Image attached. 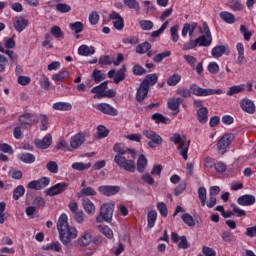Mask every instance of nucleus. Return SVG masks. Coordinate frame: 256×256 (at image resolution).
Listing matches in <instances>:
<instances>
[{"instance_id": "f257e3e1", "label": "nucleus", "mask_w": 256, "mask_h": 256, "mask_svg": "<svg viewBox=\"0 0 256 256\" xmlns=\"http://www.w3.org/2000/svg\"><path fill=\"white\" fill-rule=\"evenodd\" d=\"M57 229L63 245H69L73 239H77V229L69 226L67 214H61L57 222Z\"/></svg>"}, {"instance_id": "f03ea898", "label": "nucleus", "mask_w": 256, "mask_h": 256, "mask_svg": "<svg viewBox=\"0 0 256 256\" xmlns=\"http://www.w3.org/2000/svg\"><path fill=\"white\" fill-rule=\"evenodd\" d=\"M177 95H180V97H183L184 99H189L192 95H196V97H209L211 95H221L223 93V90L221 89H211V88H201L197 84H192L190 86V90L187 88H179L176 91Z\"/></svg>"}, {"instance_id": "7ed1b4c3", "label": "nucleus", "mask_w": 256, "mask_h": 256, "mask_svg": "<svg viewBox=\"0 0 256 256\" xmlns=\"http://www.w3.org/2000/svg\"><path fill=\"white\" fill-rule=\"evenodd\" d=\"M114 211L115 203L107 202L102 204V206L100 207V213L96 217V223H103V221H105L106 223H111V221H113Z\"/></svg>"}, {"instance_id": "20e7f679", "label": "nucleus", "mask_w": 256, "mask_h": 256, "mask_svg": "<svg viewBox=\"0 0 256 256\" xmlns=\"http://www.w3.org/2000/svg\"><path fill=\"white\" fill-rule=\"evenodd\" d=\"M170 141L174 143V145H178V151H180L181 157L185 161H187L188 156L187 153H189V145H191V140H188L186 142L185 138H181V135L175 133L171 138Z\"/></svg>"}, {"instance_id": "39448f33", "label": "nucleus", "mask_w": 256, "mask_h": 256, "mask_svg": "<svg viewBox=\"0 0 256 256\" xmlns=\"http://www.w3.org/2000/svg\"><path fill=\"white\" fill-rule=\"evenodd\" d=\"M114 162L120 169H124L125 171H129V173H135V161L132 159H127L125 156L116 155L114 157Z\"/></svg>"}, {"instance_id": "423d86ee", "label": "nucleus", "mask_w": 256, "mask_h": 256, "mask_svg": "<svg viewBox=\"0 0 256 256\" xmlns=\"http://www.w3.org/2000/svg\"><path fill=\"white\" fill-rule=\"evenodd\" d=\"M142 135H144L146 139L150 140L148 142V147H150V149H155L156 147H159V145L163 143V138L153 130H144L142 132Z\"/></svg>"}, {"instance_id": "0eeeda50", "label": "nucleus", "mask_w": 256, "mask_h": 256, "mask_svg": "<svg viewBox=\"0 0 256 256\" xmlns=\"http://www.w3.org/2000/svg\"><path fill=\"white\" fill-rule=\"evenodd\" d=\"M233 139H235V135L233 134H224L217 142V149L218 151H221L222 155L225 154L227 149H229V145L233 142Z\"/></svg>"}, {"instance_id": "6e6552de", "label": "nucleus", "mask_w": 256, "mask_h": 256, "mask_svg": "<svg viewBox=\"0 0 256 256\" xmlns=\"http://www.w3.org/2000/svg\"><path fill=\"white\" fill-rule=\"evenodd\" d=\"M67 187H69V184L65 182L57 183L54 186L47 189L45 193L49 197H55V195H61V193H65V191H67Z\"/></svg>"}, {"instance_id": "1a4fd4ad", "label": "nucleus", "mask_w": 256, "mask_h": 256, "mask_svg": "<svg viewBox=\"0 0 256 256\" xmlns=\"http://www.w3.org/2000/svg\"><path fill=\"white\" fill-rule=\"evenodd\" d=\"M19 123L22 127L27 129L34 123H39V118L34 114L26 113L19 117Z\"/></svg>"}, {"instance_id": "9d476101", "label": "nucleus", "mask_w": 256, "mask_h": 256, "mask_svg": "<svg viewBox=\"0 0 256 256\" xmlns=\"http://www.w3.org/2000/svg\"><path fill=\"white\" fill-rule=\"evenodd\" d=\"M96 109L100 111V113L110 115L111 117H117V115H119V111L108 103H100L96 106Z\"/></svg>"}, {"instance_id": "9b49d317", "label": "nucleus", "mask_w": 256, "mask_h": 256, "mask_svg": "<svg viewBox=\"0 0 256 256\" xmlns=\"http://www.w3.org/2000/svg\"><path fill=\"white\" fill-rule=\"evenodd\" d=\"M98 191L101 193V195H105V197H111L113 195H117V193L121 191V187L102 185L98 187Z\"/></svg>"}, {"instance_id": "f8f14e48", "label": "nucleus", "mask_w": 256, "mask_h": 256, "mask_svg": "<svg viewBox=\"0 0 256 256\" xmlns=\"http://www.w3.org/2000/svg\"><path fill=\"white\" fill-rule=\"evenodd\" d=\"M87 137L86 133H78L71 137L70 147L72 149H79L83 143H85V138Z\"/></svg>"}, {"instance_id": "ddd939ff", "label": "nucleus", "mask_w": 256, "mask_h": 256, "mask_svg": "<svg viewBox=\"0 0 256 256\" xmlns=\"http://www.w3.org/2000/svg\"><path fill=\"white\" fill-rule=\"evenodd\" d=\"M52 143H53V137L51 136V134H47L42 140L41 139L34 140V145L37 147V149H49Z\"/></svg>"}, {"instance_id": "4468645a", "label": "nucleus", "mask_w": 256, "mask_h": 256, "mask_svg": "<svg viewBox=\"0 0 256 256\" xmlns=\"http://www.w3.org/2000/svg\"><path fill=\"white\" fill-rule=\"evenodd\" d=\"M109 19L113 21V25L118 31H122L123 27H125L123 17H121V15H119V13L116 11H112L109 14Z\"/></svg>"}, {"instance_id": "2eb2a0df", "label": "nucleus", "mask_w": 256, "mask_h": 256, "mask_svg": "<svg viewBox=\"0 0 256 256\" xmlns=\"http://www.w3.org/2000/svg\"><path fill=\"white\" fill-rule=\"evenodd\" d=\"M13 25L15 30L18 31V33H21V31H25V29L27 28V25H29V20L21 16H18L14 18Z\"/></svg>"}, {"instance_id": "dca6fc26", "label": "nucleus", "mask_w": 256, "mask_h": 256, "mask_svg": "<svg viewBox=\"0 0 256 256\" xmlns=\"http://www.w3.org/2000/svg\"><path fill=\"white\" fill-rule=\"evenodd\" d=\"M255 201V196L250 194L242 195L237 199L238 205H242V207H250V205H255Z\"/></svg>"}, {"instance_id": "f3484780", "label": "nucleus", "mask_w": 256, "mask_h": 256, "mask_svg": "<svg viewBox=\"0 0 256 256\" xmlns=\"http://www.w3.org/2000/svg\"><path fill=\"white\" fill-rule=\"evenodd\" d=\"M199 27L197 22L185 23L182 28V37H187V33H189V37H193V33H195V29Z\"/></svg>"}, {"instance_id": "a211bd4d", "label": "nucleus", "mask_w": 256, "mask_h": 256, "mask_svg": "<svg viewBox=\"0 0 256 256\" xmlns=\"http://www.w3.org/2000/svg\"><path fill=\"white\" fill-rule=\"evenodd\" d=\"M240 107H241V109H243L246 113H249L250 115H253V113H255V103H253V101H251L248 98L243 99L240 102Z\"/></svg>"}, {"instance_id": "6ab92c4d", "label": "nucleus", "mask_w": 256, "mask_h": 256, "mask_svg": "<svg viewBox=\"0 0 256 256\" xmlns=\"http://www.w3.org/2000/svg\"><path fill=\"white\" fill-rule=\"evenodd\" d=\"M107 89V81L101 83L100 85L94 87L91 89V93H95L94 99H103V96L105 94V91Z\"/></svg>"}, {"instance_id": "aec40b11", "label": "nucleus", "mask_w": 256, "mask_h": 256, "mask_svg": "<svg viewBox=\"0 0 256 256\" xmlns=\"http://www.w3.org/2000/svg\"><path fill=\"white\" fill-rule=\"evenodd\" d=\"M147 95H149V88H146V86L140 84V87L138 88L136 93V101L138 103H143V101H145V99L147 98Z\"/></svg>"}, {"instance_id": "412c9836", "label": "nucleus", "mask_w": 256, "mask_h": 256, "mask_svg": "<svg viewBox=\"0 0 256 256\" xmlns=\"http://www.w3.org/2000/svg\"><path fill=\"white\" fill-rule=\"evenodd\" d=\"M196 117L199 121V123H202V125H205L209 119V110L207 107H202L197 111Z\"/></svg>"}, {"instance_id": "4be33fe9", "label": "nucleus", "mask_w": 256, "mask_h": 256, "mask_svg": "<svg viewBox=\"0 0 256 256\" xmlns=\"http://www.w3.org/2000/svg\"><path fill=\"white\" fill-rule=\"evenodd\" d=\"M113 151L117 153L116 155H120V157H125L124 155L127 153V151L128 153H131V155H135L134 150H131V149L125 150V144L123 143H116L114 145Z\"/></svg>"}, {"instance_id": "5701e85b", "label": "nucleus", "mask_w": 256, "mask_h": 256, "mask_svg": "<svg viewBox=\"0 0 256 256\" xmlns=\"http://www.w3.org/2000/svg\"><path fill=\"white\" fill-rule=\"evenodd\" d=\"M92 241L93 236H91V233L86 232L78 239V245H80V247H89Z\"/></svg>"}, {"instance_id": "b1692460", "label": "nucleus", "mask_w": 256, "mask_h": 256, "mask_svg": "<svg viewBox=\"0 0 256 256\" xmlns=\"http://www.w3.org/2000/svg\"><path fill=\"white\" fill-rule=\"evenodd\" d=\"M95 195H97V191H95V189H93L92 187H86L78 192L76 194V197H78V199H81L83 197H95Z\"/></svg>"}, {"instance_id": "393cba45", "label": "nucleus", "mask_w": 256, "mask_h": 256, "mask_svg": "<svg viewBox=\"0 0 256 256\" xmlns=\"http://www.w3.org/2000/svg\"><path fill=\"white\" fill-rule=\"evenodd\" d=\"M82 206L88 215H95V204H93L89 198H84L82 200Z\"/></svg>"}, {"instance_id": "a878e982", "label": "nucleus", "mask_w": 256, "mask_h": 256, "mask_svg": "<svg viewBox=\"0 0 256 256\" xmlns=\"http://www.w3.org/2000/svg\"><path fill=\"white\" fill-rule=\"evenodd\" d=\"M196 41L199 47H209L213 43V36L202 35Z\"/></svg>"}, {"instance_id": "bb28decb", "label": "nucleus", "mask_w": 256, "mask_h": 256, "mask_svg": "<svg viewBox=\"0 0 256 256\" xmlns=\"http://www.w3.org/2000/svg\"><path fill=\"white\" fill-rule=\"evenodd\" d=\"M158 81L157 74H148L141 85L149 89L150 85H155Z\"/></svg>"}, {"instance_id": "cd10ccee", "label": "nucleus", "mask_w": 256, "mask_h": 256, "mask_svg": "<svg viewBox=\"0 0 256 256\" xmlns=\"http://www.w3.org/2000/svg\"><path fill=\"white\" fill-rule=\"evenodd\" d=\"M78 53L83 57H88V55H93L95 53V47H89L83 44L78 48Z\"/></svg>"}, {"instance_id": "c85d7f7f", "label": "nucleus", "mask_w": 256, "mask_h": 256, "mask_svg": "<svg viewBox=\"0 0 256 256\" xmlns=\"http://www.w3.org/2000/svg\"><path fill=\"white\" fill-rule=\"evenodd\" d=\"M245 91V84L231 86L227 91L226 95L228 97H233V95H237L239 93H243Z\"/></svg>"}, {"instance_id": "c756f323", "label": "nucleus", "mask_w": 256, "mask_h": 256, "mask_svg": "<svg viewBox=\"0 0 256 256\" xmlns=\"http://www.w3.org/2000/svg\"><path fill=\"white\" fill-rule=\"evenodd\" d=\"M145 169H147V158L142 154L137 160V171L138 173H145Z\"/></svg>"}, {"instance_id": "7c9ffc66", "label": "nucleus", "mask_w": 256, "mask_h": 256, "mask_svg": "<svg viewBox=\"0 0 256 256\" xmlns=\"http://www.w3.org/2000/svg\"><path fill=\"white\" fill-rule=\"evenodd\" d=\"M225 51H227V47L223 46V45H218L215 46L212 51H211V55L212 57H214L215 59H219V57H223Z\"/></svg>"}, {"instance_id": "2f4dec72", "label": "nucleus", "mask_w": 256, "mask_h": 256, "mask_svg": "<svg viewBox=\"0 0 256 256\" xmlns=\"http://www.w3.org/2000/svg\"><path fill=\"white\" fill-rule=\"evenodd\" d=\"M220 19H222V21H225V23H228L230 25H233V23H235V15H233L231 12H221L219 14Z\"/></svg>"}, {"instance_id": "473e14b6", "label": "nucleus", "mask_w": 256, "mask_h": 256, "mask_svg": "<svg viewBox=\"0 0 256 256\" xmlns=\"http://www.w3.org/2000/svg\"><path fill=\"white\" fill-rule=\"evenodd\" d=\"M183 103V99L181 98H173L168 102V107L171 109V111H176V113H179V106Z\"/></svg>"}, {"instance_id": "72a5a7b5", "label": "nucleus", "mask_w": 256, "mask_h": 256, "mask_svg": "<svg viewBox=\"0 0 256 256\" xmlns=\"http://www.w3.org/2000/svg\"><path fill=\"white\" fill-rule=\"evenodd\" d=\"M125 71H127V68H125V66H123L121 69H119L115 76H114V83L116 85H119V83H121V81H125Z\"/></svg>"}, {"instance_id": "f704fd0d", "label": "nucleus", "mask_w": 256, "mask_h": 256, "mask_svg": "<svg viewBox=\"0 0 256 256\" xmlns=\"http://www.w3.org/2000/svg\"><path fill=\"white\" fill-rule=\"evenodd\" d=\"M53 109L55 111H71L72 106L67 102H56L53 104Z\"/></svg>"}, {"instance_id": "c9c22d12", "label": "nucleus", "mask_w": 256, "mask_h": 256, "mask_svg": "<svg viewBox=\"0 0 256 256\" xmlns=\"http://www.w3.org/2000/svg\"><path fill=\"white\" fill-rule=\"evenodd\" d=\"M147 221L149 229H153V227H155V222L157 221V211H149L147 215Z\"/></svg>"}, {"instance_id": "e433bc0d", "label": "nucleus", "mask_w": 256, "mask_h": 256, "mask_svg": "<svg viewBox=\"0 0 256 256\" xmlns=\"http://www.w3.org/2000/svg\"><path fill=\"white\" fill-rule=\"evenodd\" d=\"M237 52H238V63L239 65H242V63L245 61V47L243 46V43H238L236 46Z\"/></svg>"}, {"instance_id": "4c0bfd02", "label": "nucleus", "mask_w": 256, "mask_h": 256, "mask_svg": "<svg viewBox=\"0 0 256 256\" xmlns=\"http://www.w3.org/2000/svg\"><path fill=\"white\" fill-rule=\"evenodd\" d=\"M23 195H25V187L23 185L17 186L13 191L14 201H19Z\"/></svg>"}, {"instance_id": "58836bf2", "label": "nucleus", "mask_w": 256, "mask_h": 256, "mask_svg": "<svg viewBox=\"0 0 256 256\" xmlns=\"http://www.w3.org/2000/svg\"><path fill=\"white\" fill-rule=\"evenodd\" d=\"M38 118V121H40V129L41 131H47L49 129V117L47 115L42 114Z\"/></svg>"}, {"instance_id": "ea45409f", "label": "nucleus", "mask_w": 256, "mask_h": 256, "mask_svg": "<svg viewBox=\"0 0 256 256\" xmlns=\"http://www.w3.org/2000/svg\"><path fill=\"white\" fill-rule=\"evenodd\" d=\"M98 231L102 233V235H105L107 239H113V230H111V228H109L108 226L99 225Z\"/></svg>"}, {"instance_id": "a19ab883", "label": "nucleus", "mask_w": 256, "mask_h": 256, "mask_svg": "<svg viewBox=\"0 0 256 256\" xmlns=\"http://www.w3.org/2000/svg\"><path fill=\"white\" fill-rule=\"evenodd\" d=\"M198 199H200L202 207H205L207 201V189H205V187L198 189Z\"/></svg>"}, {"instance_id": "79ce46f5", "label": "nucleus", "mask_w": 256, "mask_h": 256, "mask_svg": "<svg viewBox=\"0 0 256 256\" xmlns=\"http://www.w3.org/2000/svg\"><path fill=\"white\" fill-rule=\"evenodd\" d=\"M151 50V45L149 42H144L136 47V53L143 55Z\"/></svg>"}, {"instance_id": "37998d69", "label": "nucleus", "mask_w": 256, "mask_h": 256, "mask_svg": "<svg viewBox=\"0 0 256 256\" xmlns=\"http://www.w3.org/2000/svg\"><path fill=\"white\" fill-rule=\"evenodd\" d=\"M167 57H171V51L169 50L156 54L153 57V61L154 63H161V61H163V59H167Z\"/></svg>"}, {"instance_id": "c03bdc74", "label": "nucleus", "mask_w": 256, "mask_h": 256, "mask_svg": "<svg viewBox=\"0 0 256 256\" xmlns=\"http://www.w3.org/2000/svg\"><path fill=\"white\" fill-rule=\"evenodd\" d=\"M69 77V72L67 70H62L57 74L52 76L53 81H65Z\"/></svg>"}, {"instance_id": "a18cd8bd", "label": "nucleus", "mask_w": 256, "mask_h": 256, "mask_svg": "<svg viewBox=\"0 0 256 256\" xmlns=\"http://www.w3.org/2000/svg\"><path fill=\"white\" fill-rule=\"evenodd\" d=\"M228 7L232 11H243V4L239 0H231L228 2Z\"/></svg>"}, {"instance_id": "49530a36", "label": "nucleus", "mask_w": 256, "mask_h": 256, "mask_svg": "<svg viewBox=\"0 0 256 256\" xmlns=\"http://www.w3.org/2000/svg\"><path fill=\"white\" fill-rule=\"evenodd\" d=\"M180 81H181V75L173 74L167 79V85H169V87H175V85H177Z\"/></svg>"}, {"instance_id": "de8ad7c7", "label": "nucleus", "mask_w": 256, "mask_h": 256, "mask_svg": "<svg viewBox=\"0 0 256 256\" xmlns=\"http://www.w3.org/2000/svg\"><path fill=\"white\" fill-rule=\"evenodd\" d=\"M181 219L188 227H195V219L189 213L183 214Z\"/></svg>"}, {"instance_id": "09e8293b", "label": "nucleus", "mask_w": 256, "mask_h": 256, "mask_svg": "<svg viewBox=\"0 0 256 256\" xmlns=\"http://www.w3.org/2000/svg\"><path fill=\"white\" fill-rule=\"evenodd\" d=\"M91 167V163L85 164L83 162H76L72 164V169H75L76 171H86V169H89Z\"/></svg>"}, {"instance_id": "8fccbe9b", "label": "nucleus", "mask_w": 256, "mask_h": 256, "mask_svg": "<svg viewBox=\"0 0 256 256\" xmlns=\"http://www.w3.org/2000/svg\"><path fill=\"white\" fill-rule=\"evenodd\" d=\"M106 75L101 73V70H94L92 73V78L95 83H101V81H105Z\"/></svg>"}, {"instance_id": "3c124183", "label": "nucleus", "mask_w": 256, "mask_h": 256, "mask_svg": "<svg viewBox=\"0 0 256 256\" xmlns=\"http://www.w3.org/2000/svg\"><path fill=\"white\" fill-rule=\"evenodd\" d=\"M139 25L143 31H151L153 29V22L151 20H141Z\"/></svg>"}, {"instance_id": "603ef678", "label": "nucleus", "mask_w": 256, "mask_h": 256, "mask_svg": "<svg viewBox=\"0 0 256 256\" xmlns=\"http://www.w3.org/2000/svg\"><path fill=\"white\" fill-rule=\"evenodd\" d=\"M20 159L23 161V163H35V155L31 153H24L20 156Z\"/></svg>"}, {"instance_id": "864d4df0", "label": "nucleus", "mask_w": 256, "mask_h": 256, "mask_svg": "<svg viewBox=\"0 0 256 256\" xmlns=\"http://www.w3.org/2000/svg\"><path fill=\"white\" fill-rule=\"evenodd\" d=\"M98 139H105L109 135V130L103 125L97 127Z\"/></svg>"}, {"instance_id": "5fc2aeb1", "label": "nucleus", "mask_w": 256, "mask_h": 256, "mask_svg": "<svg viewBox=\"0 0 256 256\" xmlns=\"http://www.w3.org/2000/svg\"><path fill=\"white\" fill-rule=\"evenodd\" d=\"M5 209H7V203L0 202V225H3L7 219V217H5Z\"/></svg>"}, {"instance_id": "6e6d98bb", "label": "nucleus", "mask_w": 256, "mask_h": 256, "mask_svg": "<svg viewBox=\"0 0 256 256\" xmlns=\"http://www.w3.org/2000/svg\"><path fill=\"white\" fill-rule=\"evenodd\" d=\"M51 33L56 39H63L64 37L63 31L59 26H53L51 28Z\"/></svg>"}, {"instance_id": "4d7b16f0", "label": "nucleus", "mask_w": 256, "mask_h": 256, "mask_svg": "<svg viewBox=\"0 0 256 256\" xmlns=\"http://www.w3.org/2000/svg\"><path fill=\"white\" fill-rule=\"evenodd\" d=\"M199 46V44L197 43V39L196 40H193V39H190L189 42H186L184 45H183V51H189L191 49H195V47Z\"/></svg>"}, {"instance_id": "13d9d810", "label": "nucleus", "mask_w": 256, "mask_h": 256, "mask_svg": "<svg viewBox=\"0 0 256 256\" xmlns=\"http://www.w3.org/2000/svg\"><path fill=\"white\" fill-rule=\"evenodd\" d=\"M69 27L72 31H74L75 33H81L84 29V26L81 22H75V23H70Z\"/></svg>"}, {"instance_id": "bf43d9fd", "label": "nucleus", "mask_w": 256, "mask_h": 256, "mask_svg": "<svg viewBox=\"0 0 256 256\" xmlns=\"http://www.w3.org/2000/svg\"><path fill=\"white\" fill-rule=\"evenodd\" d=\"M124 4H126L129 9H135V11L137 12H139V9H141L139 6V2H137L136 0H124Z\"/></svg>"}, {"instance_id": "052dcab7", "label": "nucleus", "mask_w": 256, "mask_h": 256, "mask_svg": "<svg viewBox=\"0 0 256 256\" xmlns=\"http://www.w3.org/2000/svg\"><path fill=\"white\" fill-rule=\"evenodd\" d=\"M221 237H222L223 241H225L226 243H231V242L235 241V236L233 235V233H231L229 231H224L221 234Z\"/></svg>"}, {"instance_id": "680f3d73", "label": "nucleus", "mask_w": 256, "mask_h": 256, "mask_svg": "<svg viewBox=\"0 0 256 256\" xmlns=\"http://www.w3.org/2000/svg\"><path fill=\"white\" fill-rule=\"evenodd\" d=\"M56 10L59 13H69V11H71V6H69V4L58 3L56 5Z\"/></svg>"}, {"instance_id": "e2e57ef3", "label": "nucleus", "mask_w": 256, "mask_h": 256, "mask_svg": "<svg viewBox=\"0 0 256 256\" xmlns=\"http://www.w3.org/2000/svg\"><path fill=\"white\" fill-rule=\"evenodd\" d=\"M46 169L50 171V173H57L59 171V165L55 161H49L46 165Z\"/></svg>"}, {"instance_id": "0e129e2a", "label": "nucleus", "mask_w": 256, "mask_h": 256, "mask_svg": "<svg viewBox=\"0 0 256 256\" xmlns=\"http://www.w3.org/2000/svg\"><path fill=\"white\" fill-rule=\"evenodd\" d=\"M208 71L212 75H217V73H219V64H217V62H210L208 64Z\"/></svg>"}, {"instance_id": "69168bd1", "label": "nucleus", "mask_w": 256, "mask_h": 256, "mask_svg": "<svg viewBox=\"0 0 256 256\" xmlns=\"http://www.w3.org/2000/svg\"><path fill=\"white\" fill-rule=\"evenodd\" d=\"M141 179L144 183H146L147 185H155V179L151 177V174L149 173H144L141 176Z\"/></svg>"}, {"instance_id": "338daca9", "label": "nucleus", "mask_w": 256, "mask_h": 256, "mask_svg": "<svg viewBox=\"0 0 256 256\" xmlns=\"http://www.w3.org/2000/svg\"><path fill=\"white\" fill-rule=\"evenodd\" d=\"M32 205H34L35 207L41 208L43 209V207H45V199H43V197H35Z\"/></svg>"}, {"instance_id": "774afa93", "label": "nucleus", "mask_w": 256, "mask_h": 256, "mask_svg": "<svg viewBox=\"0 0 256 256\" xmlns=\"http://www.w3.org/2000/svg\"><path fill=\"white\" fill-rule=\"evenodd\" d=\"M152 119L156 123H167V121H169V119H167L165 116H163L162 114H159V113L153 114Z\"/></svg>"}]
</instances>
